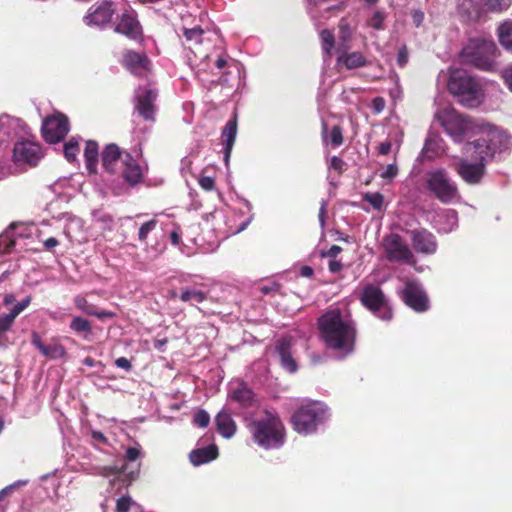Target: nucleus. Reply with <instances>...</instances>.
Masks as SVG:
<instances>
[{
  "label": "nucleus",
  "mask_w": 512,
  "mask_h": 512,
  "mask_svg": "<svg viewBox=\"0 0 512 512\" xmlns=\"http://www.w3.org/2000/svg\"><path fill=\"white\" fill-rule=\"evenodd\" d=\"M318 327L320 338L328 349L342 357L353 352L357 332L350 315L331 309L319 318Z\"/></svg>",
  "instance_id": "1"
},
{
  "label": "nucleus",
  "mask_w": 512,
  "mask_h": 512,
  "mask_svg": "<svg viewBox=\"0 0 512 512\" xmlns=\"http://www.w3.org/2000/svg\"><path fill=\"white\" fill-rule=\"evenodd\" d=\"M255 444L264 450L279 449L285 443V427L277 413L265 410L248 424Z\"/></svg>",
  "instance_id": "2"
},
{
  "label": "nucleus",
  "mask_w": 512,
  "mask_h": 512,
  "mask_svg": "<svg viewBox=\"0 0 512 512\" xmlns=\"http://www.w3.org/2000/svg\"><path fill=\"white\" fill-rule=\"evenodd\" d=\"M437 81L446 83L449 92L467 108H475L482 103L483 93L479 83L462 68H450L448 72L441 71Z\"/></svg>",
  "instance_id": "3"
},
{
  "label": "nucleus",
  "mask_w": 512,
  "mask_h": 512,
  "mask_svg": "<svg viewBox=\"0 0 512 512\" xmlns=\"http://www.w3.org/2000/svg\"><path fill=\"white\" fill-rule=\"evenodd\" d=\"M434 119L452 141L458 144H465L468 139L478 136L480 129L484 127L483 119L461 114L450 106L438 108Z\"/></svg>",
  "instance_id": "4"
},
{
  "label": "nucleus",
  "mask_w": 512,
  "mask_h": 512,
  "mask_svg": "<svg viewBox=\"0 0 512 512\" xmlns=\"http://www.w3.org/2000/svg\"><path fill=\"white\" fill-rule=\"evenodd\" d=\"M101 163L106 172L120 173L130 186L139 184L143 179L144 168L129 152L114 143L106 145L102 150Z\"/></svg>",
  "instance_id": "5"
},
{
  "label": "nucleus",
  "mask_w": 512,
  "mask_h": 512,
  "mask_svg": "<svg viewBox=\"0 0 512 512\" xmlns=\"http://www.w3.org/2000/svg\"><path fill=\"white\" fill-rule=\"evenodd\" d=\"M483 128L480 129L478 138L474 141H467L466 150L484 156H489V162L493 160L496 154L503 153L511 147V137L505 131L489 124L483 120Z\"/></svg>",
  "instance_id": "6"
},
{
  "label": "nucleus",
  "mask_w": 512,
  "mask_h": 512,
  "mask_svg": "<svg viewBox=\"0 0 512 512\" xmlns=\"http://www.w3.org/2000/svg\"><path fill=\"white\" fill-rule=\"evenodd\" d=\"M329 418V408L324 402L308 400L296 409L291 421L297 433L309 435L317 432Z\"/></svg>",
  "instance_id": "7"
},
{
  "label": "nucleus",
  "mask_w": 512,
  "mask_h": 512,
  "mask_svg": "<svg viewBox=\"0 0 512 512\" xmlns=\"http://www.w3.org/2000/svg\"><path fill=\"white\" fill-rule=\"evenodd\" d=\"M465 63L483 71H493L496 66L498 48L491 38L471 39L461 53Z\"/></svg>",
  "instance_id": "8"
},
{
  "label": "nucleus",
  "mask_w": 512,
  "mask_h": 512,
  "mask_svg": "<svg viewBox=\"0 0 512 512\" xmlns=\"http://www.w3.org/2000/svg\"><path fill=\"white\" fill-rule=\"evenodd\" d=\"M141 456L140 445L128 447L125 451L124 463L114 466H99L95 468V473L106 478L110 481L121 480L125 485H129L134 481L140 471V463L137 462Z\"/></svg>",
  "instance_id": "9"
},
{
  "label": "nucleus",
  "mask_w": 512,
  "mask_h": 512,
  "mask_svg": "<svg viewBox=\"0 0 512 512\" xmlns=\"http://www.w3.org/2000/svg\"><path fill=\"white\" fill-rule=\"evenodd\" d=\"M464 157L460 158L454 166L455 171L460 178L469 185L479 184L486 172V166L489 163L491 154H481L468 152L466 144L463 146Z\"/></svg>",
  "instance_id": "10"
},
{
  "label": "nucleus",
  "mask_w": 512,
  "mask_h": 512,
  "mask_svg": "<svg viewBox=\"0 0 512 512\" xmlns=\"http://www.w3.org/2000/svg\"><path fill=\"white\" fill-rule=\"evenodd\" d=\"M425 183L427 189L442 203H450L459 198L456 183L444 169L428 171Z\"/></svg>",
  "instance_id": "11"
},
{
  "label": "nucleus",
  "mask_w": 512,
  "mask_h": 512,
  "mask_svg": "<svg viewBox=\"0 0 512 512\" xmlns=\"http://www.w3.org/2000/svg\"><path fill=\"white\" fill-rule=\"evenodd\" d=\"M384 257L387 261L400 264H415V257L408 243L397 233H390L381 242Z\"/></svg>",
  "instance_id": "12"
},
{
  "label": "nucleus",
  "mask_w": 512,
  "mask_h": 512,
  "mask_svg": "<svg viewBox=\"0 0 512 512\" xmlns=\"http://www.w3.org/2000/svg\"><path fill=\"white\" fill-rule=\"evenodd\" d=\"M360 301L376 317L383 321L392 319L391 307L382 290L373 284H367L360 293Z\"/></svg>",
  "instance_id": "13"
},
{
  "label": "nucleus",
  "mask_w": 512,
  "mask_h": 512,
  "mask_svg": "<svg viewBox=\"0 0 512 512\" xmlns=\"http://www.w3.org/2000/svg\"><path fill=\"white\" fill-rule=\"evenodd\" d=\"M28 135L26 125L19 119L6 114L0 116V156L10 145Z\"/></svg>",
  "instance_id": "14"
},
{
  "label": "nucleus",
  "mask_w": 512,
  "mask_h": 512,
  "mask_svg": "<svg viewBox=\"0 0 512 512\" xmlns=\"http://www.w3.org/2000/svg\"><path fill=\"white\" fill-rule=\"evenodd\" d=\"M43 157L40 145L24 137L14 144L13 161L17 165L36 166Z\"/></svg>",
  "instance_id": "15"
},
{
  "label": "nucleus",
  "mask_w": 512,
  "mask_h": 512,
  "mask_svg": "<svg viewBox=\"0 0 512 512\" xmlns=\"http://www.w3.org/2000/svg\"><path fill=\"white\" fill-rule=\"evenodd\" d=\"M114 31L133 40L140 39L143 35V30L138 20L137 12L130 6L125 8L114 22Z\"/></svg>",
  "instance_id": "16"
},
{
  "label": "nucleus",
  "mask_w": 512,
  "mask_h": 512,
  "mask_svg": "<svg viewBox=\"0 0 512 512\" xmlns=\"http://www.w3.org/2000/svg\"><path fill=\"white\" fill-rule=\"evenodd\" d=\"M114 14L112 0H100L88 9L83 21L89 27L104 28L111 22Z\"/></svg>",
  "instance_id": "17"
},
{
  "label": "nucleus",
  "mask_w": 512,
  "mask_h": 512,
  "mask_svg": "<svg viewBox=\"0 0 512 512\" xmlns=\"http://www.w3.org/2000/svg\"><path fill=\"white\" fill-rule=\"evenodd\" d=\"M253 219V214H250L239 225L227 219V215L223 210H214L212 213L205 215L207 222H213V229L223 236L235 235L245 230Z\"/></svg>",
  "instance_id": "18"
},
{
  "label": "nucleus",
  "mask_w": 512,
  "mask_h": 512,
  "mask_svg": "<svg viewBox=\"0 0 512 512\" xmlns=\"http://www.w3.org/2000/svg\"><path fill=\"white\" fill-rule=\"evenodd\" d=\"M68 118L61 113L47 117L42 125V134L49 143H57L64 139L69 132Z\"/></svg>",
  "instance_id": "19"
},
{
  "label": "nucleus",
  "mask_w": 512,
  "mask_h": 512,
  "mask_svg": "<svg viewBox=\"0 0 512 512\" xmlns=\"http://www.w3.org/2000/svg\"><path fill=\"white\" fill-rule=\"evenodd\" d=\"M156 98V90L149 85L139 86L135 90V110L146 121H154Z\"/></svg>",
  "instance_id": "20"
},
{
  "label": "nucleus",
  "mask_w": 512,
  "mask_h": 512,
  "mask_svg": "<svg viewBox=\"0 0 512 512\" xmlns=\"http://www.w3.org/2000/svg\"><path fill=\"white\" fill-rule=\"evenodd\" d=\"M401 297L407 306L417 312H424L429 308L428 297L421 284L415 280L406 282Z\"/></svg>",
  "instance_id": "21"
},
{
  "label": "nucleus",
  "mask_w": 512,
  "mask_h": 512,
  "mask_svg": "<svg viewBox=\"0 0 512 512\" xmlns=\"http://www.w3.org/2000/svg\"><path fill=\"white\" fill-rule=\"evenodd\" d=\"M294 339L292 336H284L277 340L275 352L278 355L281 367L289 373L298 370V363L293 356Z\"/></svg>",
  "instance_id": "22"
},
{
  "label": "nucleus",
  "mask_w": 512,
  "mask_h": 512,
  "mask_svg": "<svg viewBox=\"0 0 512 512\" xmlns=\"http://www.w3.org/2000/svg\"><path fill=\"white\" fill-rule=\"evenodd\" d=\"M456 12L467 23H476L485 18L482 0H457Z\"/></svg>",
  "instance_id": "23"
},
{
  "label": "nucleus",
  "mask_w": 512,
  "mask_h": 512,
  "mask_svg": "<svg viewBox=\"0 0 512 512\" xmlns=\"http://www.w3.org/2000/svg\"><path fill=\"white\" fill-rule=\"evenodd\" d=\"M411 241L418 253L431 255L437 250L436 238L428 230L416 229L411 231Z\"/></svg>",
  "instance_id": "24"
},
{
  "label": "nucleus",
  "mask_w": 512,
  "mask_h": 512,
  "mask_svg": "<svg viewBox=\"0 0 512 512\" xmlns=\"http://www.w3.org/2000/svg\"><path fill=\"white\" fill-rule=\"evenodd\" d=\"M123 65L135 75H145L150 69V60L143 54L128 50L123 54Z\"/></svg>",
  "instance_id": "25"
},
{
  "label": "nucleus",
  "mask_w": 512,
  "mask_h": 512,
  "mask_svg": "<svg viewBox=\"0 0 512 512\" xmlns=\"http://www.w3.org/2000/svg\"><path fill=\"white\" fill-rule=\"evenodd\" d=\"M32 344L44 357L50 360H58L66 355V349L62 344L57 341L45 344L36 332L32 333Z\"/></svg>",
  "instance_id": "26"
},
{
  "label": "nucleus",
  "mask_w": 512,
  "mask_h": 512,
  "mask_svg": "<svg viewBox=\"0 0 512 512\" xmlns=\"http://www.w3.org/2000/svg\"><path fill=\"white\" fill-rule=\"evenodd\" d=\"M434 226L439 233L448 234L458 227V214L453 209H443L434 217Z\"/></svg>",
  "instance_id": "27"
},
{
  "label": "nucleus",
  "mask_w": 512,
  "mask_h": 512,
  "mask_svg": "<svg viewBox=\"0 0 512 512\" xmlns=\"http://www.w3.org/2000/svg\"><path fill=\"white\" fill-rule=\"evenodd\" d=\"M218 456V448L215 444H210L204 447H198L191 451L189 459L194 466H199L208 463Z\"/></svg>",
  "instance_id": "28"
},
{
  "label": "nucleus",
  "mask_w": 512,
  "mask_h": 512,
  "mask_svg": "<svg viewBox=\"0 0 512 512\" xmlns=\"http://www.w3.org/2000/svg\"><path fill=\"white\" fill-rule=\"evenodd\" d=\"M218 432L226 439L232 438L236 433V423L230 413L221 410L215 417Z\"/></svg>",
  "instance_id": "29"
},
{
  "label": "nucleus",
  "mask_w": 512,
  "mask_h": 512,
  "mask_svg": "<svg viewBox=\"0 0 512 512\" xmlns=\"http://www.w3.org/2000/svg\"><path fill=\"white\" fill-rule=\"evenodd\" d=\"M346 49L347 47L344 44L337 48L339 53L337 60L339 63H342L348 69L363 67L367 64V60L362 53L352 52L347 54L345 53Z\"/></svg>",
  "instance_id": "30"
},
{
  "label": "nucleus",
  "mask_w": 512,
  "mask_h": 512,
  "mask_svg": "<svg viewBox=\"0 0 512 512\" xmlns=\"http://www.w3.org/2000/svg\"><path fill=\"white\" fill-rule=\"evenodd\" d=\"M237 135V123L236 120H230L226 123L222 131V139L224 144V161L226 165L229 162L232 148L234 146Z\"/></svg>",
  "instance_id": "31"
},
{
  "label": "nucleus",
  "mask_w": 512,
  "mask_h": 512,
  "mask_svg": "<svg viewBox=\"0 0 512 512\" xmlns=\"http://www.w3.org/2000/svg\"><path fill=\"white\" fill-rule=\"evenodd\" d=\"M321 135L323 143L326 146L331 145L333 148H336L341 146L343 143L342 129L337 125L333 126L329 131L327 124L322 121Z\"/></svg>",
  "instance_id": "32"
},
{
  "label": "nucleus",
  "mask_w": 512,
  "mask_h": 512,
  "mask_svg": "<svg viewBox=\"0 0 512 512\" xmlns=\"http://www.w3.org/2000/svg\"><path fill=\"white\" fill-rule=\"evenodd\" d=\"M84 158L87 170L91 174L96 173L99 159V150L97 142L93 140H89L86 142Z\"/></svg>",
  "instance_id": "33"
},
{
  "label": "nucleus",
  "mask_w": 512,
  "mask_h": 512,
  "mask_svg": "<svg viewBox=\"0 0 512 512\" xmlns=\"http://www.w3.org/2000/svg\"><path fill=\"white\" fill-rule=\"evenodd\" d=\"M500 44L507 51H512V21L507 20L501 23L497 29Z\"/></svg>",
  "instance_id": "34"
},
{
  "label": "nucleus",
  "mask_w": 512,
  "mask_h": 512,
  "mask_svg": "<svg viewBox=\"0 0 512 512\" xmlns=\"http://www.w3.org/2000/svg\"><path fill=\"white\" fill-rule=\"evenodd\" d=\"M229 397L241 406H248L252 401L253 393L247 386L240 384L237 388L231 390Z\"/></svg>",
  "instance_id": "35"
},
{
  "label": "nucleus",
  "mask_w": 512,
  "mask_h": 512,
  "mask_svg": "<svg viewBox=\"0 0 512 512\" xmlns=\"http://www.w3.org/2000/svg\"><path fill=\"white\" fill-rule=\"evenodd\" d=\"M512 5V0H482L484 15L489 13L500 14Z\"/></svg>",
  "instance_id": "36"
},
{
  "label": "nucleus",
  "mask_w": 512,
  "mask_h": 512,
  "mask_svg": "<svg viewBox=\"0 0 512 512\" xmlns=\"http://www.w3.org/2000/svg\"><path fill=\"white\" fill-rule=\"evenodd\" d=\"M321 46L324 55V61L326 58H330L332 56L334 50V36L333 34L325 29L320 32Z\"/></svg>",
  "instance_id": "37"
},
{
  "label": "nucleus",
  "mask_w": 512,
  "mask_h": 512,
  "mask_svg": "<svg viewBox=\"0 0 512 512\" xmlns=\"http://www.w3.org/2000/svg\"><path fill=\"white\" fill-rule=\"evenodd\" d=\"M92 216L93 221L99 224L102 229L111 230L113 228V218L109 213L103 210H95Z\"/></svg>",
  "instance_id": "38"
},
{
  "label": "nucleus",
  "mask_w": 512,
  "mask_h": 512,
  "mask_svg": "<svg viewBox=\"0 0 512 512\" xmlns=\"http://www.w3.org/2000/svg\"><path fill=\"white\" fill-rule=\"evenodd\" d=\"M440 149L441 140L437 138H428L422 149V154L424 157L433 158L439 153Z\"/></svg>",
  "instance_id": "39"
},
{
  "label": "nucleus",
  "mask_w": 512,
  "mask_h": 512,
  "mask_svg": "<svg viewBox=\"0 0 512 512\" xmlns=\"http://www.w3.org/2000/svg\"><path fill=\"white\" fill-rule=\"evenodd\" d=\"M363 199L377 211H382L385 208L384 196L379 192H368L364 194Z\"/></svg>",
  "instance_id": "40"
},
{
  "label": "nucleus",
  "mask_w": 512,
  "mask_h": 512,
  "mask_svg": "<svg viewBox=\"0 0 512 512\" xmlns=\"http://www.w3.org/2000/svg\"><path fill=\"white\" fill-rule=\"evenodd\" d=\"M117 512H139V506L128 496H123L117 500Z\"/></svg>",
  "instance_id": "41"
},
{
  "label": "nucleus",
  "mask_w": 512,
  "mask_h": 512,
  "mask_svg": "<svg viewBox=\"0 0 512 512\" xmlns=\"http://www.w3.org/2000/svg\"><path fill=\"white\" fill-rule=\"evenodd\" d=\"M70 329L76 333H91L92 327L90 322L82 317H74L70 323Z\"/></svg>",
  "instance_id": "42"
},
{
  "label": "nucleus",
  "mask_w": 512,
  "mask_h": 512,
  "mask_svg": "<svg viewBox=\"0 0 512 512\" xmlns=\"http://www.w3.org/2000/svg\"><path fill=\"white\" fill-rule=\"evenodd\" d=\"M180 299L183 302L197 304L203 302L205 299V294L202 291L196 289L185 290L182 292Z\"/></svg>",
  "instance_id": "43"
},
{
  "label": "nucleus",
  "mask_w": 512,
  "mask_h": 512,
  "mask_svg": "<svg viewBox=\"0 0 512 512\" xmlns=\"http://www.w3.org/2000/svg\"><path fill=\"white\" fill-rule=\"evenodd\" d=\"M79 143L75 139H71L64 145V156L69 162H75L79 153Z\"/></svg>",
  "instance_id": "44"
},
{
  "label": "nucleus",
  "mask_w": 512,
  "mask_h": 512,
  "mask_svg": "<svg viewBox=\"0 0 512 512\" xmlns=\"http://www.w3.org/2000/svg\"><path fill=\"white\" fill-rule=\"evenodd\" d=\"M31 296H27L26 298H24L23 300H21L20 302H18L12 309L9 313L5 314L8 319H10V321L14 324L15 322V319L17 318L18 315H20L31 303Z\"/></svg>",
  "instance_id": "45"
},
{
  "label": "nucleus",
  "mask_w": 512,
  "mask_h": 512,
  "mask_svg": "<svg viewBox=\"0 0 512 512\" xmlns=\"http://www.w3.org/2000/svg\"><path fill=\"white\" fill-rule=\"evenodd\" d=\"M13 323L8 319L5 314L0 315V347L6 343V334L11 330Z\"/></svg>",
  "instance_id": "46"
},
{
  "label": "nucleus",
  "mask_w": 512,
  "mask_h": 512,
  "mask_svg": "<svg viewBox=\"0 0 512 512\" xmlns=\"http://www.w3.org/2000/svg\"><path fill=\"white\" fill-rule=\"evenodd\" d=\"M203 33V29L199 26H196L191 29H184L183 34L187 41L194 42L195 44H200L202 42Z\"/></svg>",
  "instance_id": "47"
},
{
  "label": "nucleus",
  "mask_w": 512,
  "mask_h": 512,
  "mask_svg": "<svg viewBox=\"0 0 512 512\" xmlns=\"http://www.w3.org/2000/svg\"><path fill=\"white\" fill-rule=\"evenodd\" d=\"M88 435L90 437L91 443L95 447L104 448L106 445H108V439L102 432L91 429Z\"/></svg>",
  "instance_id": "48"
},
{
  "label": "nucleus",
  "mask_w": 512,
  "mask_h": 512,
  "mask_svg": "<svg viewBox=\"0 0 512 512\" xmlns=\"http://www.w3.org/2000/svg\"><path fill=\"white\" fill-rule=\"evenodd\" d=\"M385 17H386V15L383 11H380V10L375 11L369 20V26H371L372 28H374L376 30H382L384 28L383 23H384Z\"/></svg>",
  "instance_id": "49"
},
{
  "label": "nucleus",
  "mask_w": 512,
  "mask_h": 512,
  "mask_svg": "<svg viewBox=\"0 0 512 512\" xmlns=\"http://www.w3.org/2000/svg\"><path fill=\"white\" fill-rule=\"evenodd\" d=\"M156 225L157 221L155 219L149 220L142 224L138 232V239L142 242L145 241L148 237V234L155 229Z\"/></svg>",
  "instance_id": "50"
},
{
  "label": "nucleus",
  "mask_w": 512,
  "mask_h": 512,
  "mask_svg": "<svg viewBox=\"0 0 512 512\" xmlns=\"http://www.w3.org/2000/svg\"><path fill=\"white\" fill-rule=\"evenodd\" d=\"M74 303L78 309H80L83 313L92 315L95 313L94 307L89 304V302L83 296H76L74 299Z\"/></svg>",
  "instance_id": "51"
},
{
  "label": "nucleus",
  "mask_w": 512,
  "mask_h": 512,
  "mask_svg": "<svg viewBox=\"0 0 512 512\" xmlns=\"http://www.w3.org/2000/svg\"><path fill=\"white\" fill-rule=\"evenodd\" d=\"M210 422V416L209 414L201 409V410H198L195 414H194V417H193V423L198 426V427H201V428H205L208 426Z\"/></svg>",
  "instance_id": "52"
},
{
  "label": "nucleus",
  "mask_w": 512,
  "mask_h": 512,
  "mask_svg": "<svg viewBox=\"0 0 512 512\" xmlns=\"http://www.w3.org/2000/svg\"><path fill=\"white\" fill-rule=\"evenodd\" d=\"M504 85L512 93V63L506 65L501 71Z\"/></svg>",
  "instance_id": "53"
},
{
  "label": "nucleus",
  "mask_w": 512,
  "mask_h": 512,
  "mask_svg": "<svg viewBox=\"0 0 512 512\" xmlns=\"http://www.w3.org/2000/svg\"><path fill=\"white\" fill-rule=\"evenodd\" d=\"M27 484V481L26 480H18L8 486H6L5 488H3L1 491H0V502L5 498L7 497L10 493H12L15 489L21 487V486H24Z\"/></svg>",
  "instance_id": "54"
},
{
  "label": "nucleus",
  "mask_w": 512,
  "mask_h": 512,
  "mask_svg": "<svg viewBox=\"0 0 512 512\" xmlns=\"http://www.w3.org/2000/svg\"><path fill=\"white\" fill-rule=\"evenodd\" d=\"M398 174V167L395 163H391L385 167V169L380 173V177L385 180H392Z\"/></svg>",
  "instance_id": "55"
},
{
  "label": "nucleus",
  "mask_w": 512,
  "mask_h": 512,
  "mask_svg": "<svg viewBox=\"0 0 512 512\" xmlns=\"http://www.w3.org/2000/svg\"><path fill=\"white\" fill-rule=\"evenodd\" d=\"M198 183L201 188H203L206 191H211L214 189L215 186V180L214 178L210 176H202L199 178Z\"/></svg>",
  "instance_id": "56"
},
{
  "label": "nucleus",
  "mask_w": 512,
  "mask_h": 512,
  "mask_svg": "<svg viewBox=\"0 0 512 512\" xmlns=\"http://www.w3.org/2000/svg\"><path fill=\"white\" fill-rule=\"evenodd\" d=\"M329 169H333L335 171L341 172L344 167V161L338 156H333L329 161Z\"/></svg>",
  "instance_id": "57"
},
{
  "label": "nucleus",
  "mask_w": 512,
  "mask_h": 512,
  "mask_svg": "<svg viewBox=\"0 0 512 512\" xmlns=\"http://www.w3.org/2000/svg\"><path fill=\"white\" fill-rule=\"evenodd\" d=\"M408 62V52L406 47H402L397 54V63L403 67Z\"/></svg>",
  "instance_id": "58"
},
{
  "label": "nucleus",
  "mask_w": 512,
  "mask_h": 512,
  "mask_svg": "<svg viewBox=\"0 0 512 512\" xmlns=\"http://www.w3.org/2000/svg\"><path fill=\"white\" fill-rule=\"evenodd\" d=\"M372 108L376 113H380L385 108V100L381 97H376L372 100Z\"/></svg>",
  "instance_id": "59"
},
{
  "label": "nucleus",
  "mask_w": 512,
  "mask_h": 512,
  "mask_svg": "<svg viewBox=\"0 0 512 512\" xmlns=\"http://www.w3.org/2000/svg\"><path fill=\"white\" fill-rule=\"evenodd\" d=\"M115 365L118 368L129 371L132 368L131 362L125 357H119L115 360Z\"/></svg>",
  "instance_id": "60"
},
{
  "label": "nucleus",
  "mask_w": 512,
  "mask_h": 512,
  "mask_svg": "<svg viewBox=\"0 0 512 512\" xmlns=\"http://www.w3.org/2000/svg\"><path fill=\"white\" fill-rule=\"evenodd\" d=\"M181 232L179 227H175V229L170 233V241L173 245L178 246L180 244Z\"/></svg>",
  "instance_id": "61"
},
{
  "label": "nucleus",
  "mask_w": 512,
  "mask_h": 512,
  "mask_svg": "<svg viewBox=\"0 0 512 512\" xmlns=\"http://www.w3.org/2000/svg\"><path fill=\"white\" fill-rule=\"evenodd\" d=\"M392 144L390 141H384L379 144L378 152L381 155H387L391 150Z\"/></svg>",
  "instance_id": "62"
},
{
  "label": "nucleus",
  "mask_w": 512,
  "mask_h": 512,
  "mask_svg": "<svg viewBox=\"0 0 512 512\" xmlns=\"http://www.w3.org/2000/svg\"><path fill=\"white\" fill-rule=\"evenodd\" d=\"M413 22L417 27H419L424 20V13L422 11L416 10L412 14Z\"/></svg>",
  "instance_id": "63"
},
{
  "label": "nucleus",
  "mask_w": 512,
  "mask_h": 512,
  "mask_svg": "<svg viewBox=\"0 0 512 512\" xmlns=\"http://www.w3.org/2000/svg\"><path fill=\"white\" fill-rule=\"evenodd\" d=\"M58 245V240L54 237H50L44 241V247L48 250L53 249Z\"/></svg>",
  "instance_id": "64"
}]
</instances>
